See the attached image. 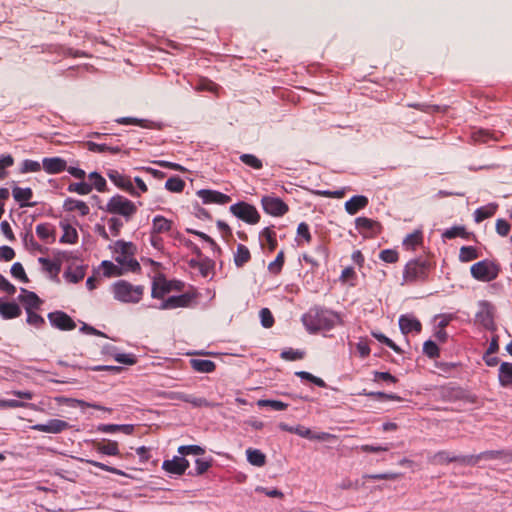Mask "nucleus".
I'll return each mask as SVG.
<instances>
[{
    "label": "nucleus",
    "instance_id": "f257e3e1",
    "mask_svg": "<svg viewBox=\"0 0 512 512\" xmlns=\"http://www.w3.org/2000/svg\"><path fill=\"white\" fill-rule=\"evenodd\" d=\"M338 321L339 317L336 313L319 307L311 308L302 316V322L310 332L330 330Z\"/></svg>",
    "mask_w": 512,
    "mask_h": 512
},
{
    "label": "nucleus",
    "instance_id": "f03ea898",
    "mask_svg": "<svg viewBox=\"0 0 512 512\" xmlns=\"http://www.w3.org/2000/svg\"><path fill=\"white\" fill-rule=\"evenodd\" d=\"M116 254L115 261L122 266L125 271L136 272L140 270V264L134 258L137 248L132 242L118 240L114 244Z\"/></svg>",
    "mask_w": 512,
    "mask_h": 512
},
{
    "label": "nucleus",
    "instance_id": "7ed1b4c3",
    "mask_svg": "<svg viewBox=\"0 0 512 512\" xmlns=\"http://www.w3.org/2000/svg\"><path fill=\"white\" fill-rule=\"evenodd\" d=\"M114 298L122 303H138L143 297L144 287L119 280L112 286Z\"/></svg>",
    "mask_w": 512,
    "mask_h": 512
},
{
    "label": "nucleus",
    "instance_id": "20e7f679",
    "mask_svg": "<svg viewBox=\"0 0 512 512\" xmlns=\"http://www.w3.org/2000/svg\"><path fill=\"white\" fill-rule=\"evenodd\" d=\"M100 209L110 213L122 216L129 221L137 212V206L122 195H115L109 199L105 207Z\"/></svg>",
    "mask_w": 512,
    "mask_h": 512
},
{
    "label": "nucleus",
    "instance_id": "39448f33",
    "mask_svg": "<svg viewBox=\"0 0 512 512\" xmlns=\"http://www.w3.org/2000/svg\"><path fill=\"white\" fill-rule=\"evenodd\" d=\"M429 265L424 260H411L407 263L403 278L407 283L422 281L428 275Z\"/></svg>",
    "mask_w": 512,
    "mask_h": 512
},
{
    "label": "nucleus",
    "instance_id": "423d86ee",
    "mask_svg": "<svg viewBox=\"0 0 512 512\" xmlns=\"http://www.w3.org/2000/svg\"><path fill=\"white\" fill-rule=\"evenodd\" d=\"M470 272L475 279L483 282L492 281L498 276L497 267L486 260L473 264L470 268Z\"/></svg>",
    "mask_w": 512,
    "mask_h": 512
},
{
    "label": "nucleus",
    "instance_id": "0eeeda50",
    "mask_svg": "<svg viewBox=\"0 0 512 512\" xmlns=\"http://www.w3.org/2000/svg\"><path fill=\"white\" fill-rule=\"evenodd\" d=\"M230 211L234 216L249 224H256L260 220V215L256 208L246 202L233 204L230 206Z\"/></svg>",
    "mask_w": 512,
    "mask_h": 512
},
{
    "label": "nucleus",
    "instance_id": "6e6552de",
    "mask_svg": "<svg viewBox=\"0 0 512 512\" xmlns=\"http://www.w3.org/2000/svg\"><path fill=\"white\" fill-rule=\"evenodd\" d=\"M263 210L272 216H283L288 211V205L280 198L274 196H264L261 200Z\"/></svg>",
    "mask_w": 512,
    "mask_h": 512
},
{
    "label": "nucleus",
    "instance_id": "1a4fd4ad",
    "mask_svg": "<svg viewBox=\"0 0 512 512\" xmlns=\"http://www.w3.org/2000/svg\"><path fill=\"white\" fill-rule=\"evenodd\" d=\"M69 428H71L70 424L60 419H50L44 424H35L31 426L32 430L50 434H59Z\"/></svg>",
    "mask_w": 512,
    "mask_h": 512
},
{
    "label": "nucleus",
    "instance_id": "9d476101",
    "mask_svg": "<svg viewBox=\"0 0 512 512\" xmlns=\"http://www.w3.org/2000/svg\"><path fill=\"white\" fill-rule=\"evenodd\" d=\"M51 325L59 330H73L76 328L75 321L65 312L55 311L48 314Z\"/></svg>",
    "mask_w": 512,
    "mask_h": 512
},
{
    "label": "nucleus",
    "instance_id": "9b49d317",
    "mask_svg": "<svg viewBox=\"0 0 512 512\" xmlns=\"http://www.w3.org/2000/svg\"><path fill=\"white\" fill-rule=\"evenodd\" d=\"M356 229L364 237H372L380 232L381 225L372 219L366 217H358L355 220Z\"/></svg>",
    "mask_w": 512,
    "mask_h": 512
},
{
    "label": "nucleus",
    "instance_id": "f8f14e48",
    "mask_svg": "<svg viewBox=\"0 0 512 512\" xmlns=\"http://www.w3.org/2000/svg\"><path fill=\"white\" fill-rule=\"evenodd\" d=\"M107 176L117 187L129 192L131 195H139L135 192L133 183L128 176L119 173L117 170H109Z\"/></svg>",
    "mask_w": 512,
    "mask_h": 512
},
{
    "label": "nucleus",
    "instance_id": "ddd939ff",
    "mask_svg": "<svg viewBox=\"0 0 512 512\" xmlns=\"http://www.w3.org/2000/svg\"><path fill=\"white\" fill-rule=\"evenodd\" d=\"M189 467V462L184 457L175 456L171 460H165L162 464V468L170 473L175 475H182L185 473L186 469Z\"/></svg>",
    "mask_w": 512,
    "mask_h": 512
},
{
    "label": "nucleus",
    "instance_id": "4468645a",
    "mask_svg": "<svg viewBox=\"0 0 512 512\" xmlns=\"http://www.w3.org/2000/svg\"><path fill=\"white\" fill-rule=\"evenodd\" d=\"M203 203L227 204L231 201L230 196L215 190L202 189L197 192Z\"/></svg>",
    "mask_w": 512,
    "mask_h": 512
},
{
    "label": "nucleus",
    "instance_id": "2eb2a0df",
    "mask_svg": "<svg viewBox=\"0 0 512 512\" xmlns=\"http://www.w3.org/2000/svg\"><path fill=\"white\" fill-rule=\"evenodd\" d=\"M195 295L184 293L178 296H171L162 302L161 309H174L177 307H187L194 300Z\"/></svg>",
    "mask_w": 512,
    "mask_h": 512
},
{
    "label": "nucleus",
    "instance_id": "dca6fc26",
    "mask_svg": "<svg viewBox=\"0 0 512 512\" xmlns=\"http://www.w3.org/2000/svg\"><path fill=\"white\" fill-rule=\"evenodd\" d=\"M172 289L173 283L161 276L154 280L151 295L153 298L161 299Z\"/></svg>",
    "mask_w": 512,
    "mask_h": 512
},
{
    "label": "nucleus",
    "instance_id": "f3484780",
    "mask_svg": "<svg viewBox=\"0 0 512 512\" xmlns=\"http://www.w3.org/2000/svg\"><path fill=\"white\" fill-rule=\"evenodd\" d=\"M399 327L403 334L411 332L419 333L422 325L418 319L410 315H402L399 318Z\"/></svg>",
    "mask_w": 512,
    "mask_h": 512
},
{
    "label": "nucleus",
    "instance_id": "a211bd4d",
    "mask_svg": "<svg viewBox=\"0 0 512 512\" xmlns=\"http://www.w3.org/2000/svg\"><path fill=\"white\" fill-rule=\"evenodd\" d=\"M21 295L19 296L20 302L25 305L26 312L38 309L42 304V300L37 296L36 293L28 291L25 288H21Z\"/></svg>",
    "mask_w": 512,
    "mask_h": 512
},
{
    "label": "nucleus",
    "instance_id": "6ab92c4d",
    "mask_svg": "<svg viewBox=\"0 0 512 512\" xmlns=\"http://www.w3.org/2000/svg\"><path fill=\"white\" fill-rule=\"evenodd\" d=\"M294 434H297L298 436L306 439H315L319 441H327L335 437L334 435L327 432L313 433L309 428H306L302 425L295 426Z\"/></svg>",
    "mask_w": 512,
    "mask_h": 512
},
{
    "label": "nucleus",
    "instance_id": "aec40b11",
    "mask_svg": "<svg viewBox=\"0 0 512 512\" xmlns=\"http://www.w3.org/2000/svg\"><path fill=\"white\" fill-rule=\"evenodd\" d=\"M12 195L20 207H32L35 203H30L29 200L33 197L31 188H21L15 186L12 190Z\"/></svg>",
    "mask_w": 512,
    "mask_h": 512
},
{
    "label": "nucleus",
    "instance_id": "412c9836",
    "mask_svg": "<svg viewBox=\"0 0 512 512\" xmlns=\"http://www.w3.org/2000/svg\"><path fill=\"white\" fill-rule=\"evenodd\" d=\"M42 165L49 174H57L66 169V161L60 157L44 158Z\"/></svg>",
    "mask_w": 512,
    "mask_h": 512
},
{
    "label": "nucleus",
    "instance_id": "4be33fe9",
    "mask_svg": "<svg viewBox=\"0 0 512 512\" xmlns=\"http://www.w3.org/2000/svg\"><path fill=\"white\" fill-rule=\"evenodd\" d=\"M63 209L67 212L78 211L81 216H86L90 212V208L85 202L73 198H67L64 201Z\"/></svg>",
    "mask_w": 512,
    "mask_h": 512
},
{
    "label": "nucleus",
    "instance_id": "5701e85b",
    "mask_svg": "<svg viewBox=\"0 0 512 512\" xmlns=\"http://www.w3.org/2000/svg\"><path fill=\"white\" fill-rule=\"evenodd\" d=\"M480 310L476 314V320L485 327H488L493 322L492 306L486 301L479 303Z\"/></svg>",
    "mask_w": 512,
    "mask_h": 512
},
{
    "label": "nucleus",
    "instance_id": "b1692460",
    "mask_svg": "<svg viewBox=\"0 0 512 512\" xmlns=\"http://www.w3.org/2000/svg\"><path fill=\"white\" fill-rule=\"evenodd\" d=\"M97 431L102 433H115L123 432L124 434L131 435L134 432V425L131 424H100Z\"/></svg>",
    "mask_w": 512,
    "mask_h": 512
},
{
    "label": "nucleus",
    "instance_id": "393cba45",
    "mask_svg": "<svg viewBox=\"0 0 512 512\" xmlns=\"http://www.w3.org/2000/svg\"><path fill=\"white\" fill-rule=\"evenodd\" d=\"M368 205V198L362 195L353 196L351 199L346 201L345 209L350 215L356 214L359 210L365 208Z\"/></svg>",
    "mask_w": 512,
    "mask_h": 512
},
{
    "label": "nucleus",
    "instance_id": "a878e982",
    "mask_svg": "<svg viewBox=\"0 0 512 512\" xmlns=\"http://www.w3.org/2000/svg\"><path fill=\"white\" fill-rule=\"evenodd\" d=\"M502 133L500 132H490L486 129H478L472 132L471 137L474 142L479 143H488L489 141H499Z\"/></svg>",
    "mask_w": 512,
    "mask_h": 512
},
{
    "label": "nucleus",
    "instance_id": "bb28decb",
    "mask_svg": "<svg viewBox=\"0 0 512 512\" xmlns=\"http://www.w3.org/2000/svg\"><path fill=\"white\" fill-rule=\"evenodd\" d=\"M173 222L161 215H157L152 220L151 231L154 234H162L172 229Z\"/></svg>",
    "mask_w": 512,
    "mask_h": 512
},
{
    "label": "nucleus",
    "instance_id": "cd10ccee",
    "mask_svg": "<svg viewBox=\"0 0 512 512\" xmlns=\"http://www.w3.org/2000/svg\"><path fill=\"white\" fill-rule=\"evenodd\" d=\"M0 314L4 319H12L20 316L21 309L18 304L14 302H4L0 298Z\"/></svg>",
    "mask_w": 512,
    "mask_h": 512
},
{
    "label": "nucleus",
    "instance_id": "c85d7f7f",
    "mask_svg": "<svg viewBox=\"0 0 512 512\" xmlns=\"http://www.w3.org/2000/svg\"><path fill=\"white\" fill-rule=\"evenodd\" d=\"M465 460H466L465 457L455 456L447 451H439L436 454H434L430 459V461L433 464H437V465L448 464L451 462H458V461L465 462Z\"/></svg>",
    "mask_w": 512,
    "mask_h": 512
},
{
    "label": "nucleus",
    "instance_id": "c756f323",
    "mask_svg": "<svg viewBox=\"0 0 512 512\" xmlns=\"http://www.w3.org/2000/svg\"><path fill=\"white\" fill-rule=\"evenodd\" d=\"M499 382L503 387H512V363L502 362L499 367Z\"/></svg>",
    "mask_w": 512,
    "mask_h": 512
},
{
    "label": "nucleus",
    "instance_id": "7c9ffc66",
    "mask_svg": "<svg viewBox=\"0 0 512 512\" xmlns=\"http://www.w3.org/2000/svg\"><path fill=\"white\" fill-rule=\"evenodd\" d=\"M190 366L199 373H211L216 369V364L206 359H190Z\"/></svg>",
    "mask_w": 512,
    "mask_h": 512
},
{
    "label": "nucleus",
    "instance_id": "2f4dec72",
    "mask_svg": "<svg viewBox=\"0 0 512 512\" xmlns=\"http://www.w3.org/2000/svg\"><path fill=\"white\" fill-rule=\"evenodd\" d=\"M94 447L99 453L109 456H117L120 453L116 441L94 442Z\"/></svg>",
    "mask_w": 512,
    "mask_h": 512
},
{
    "label": "nucleus",
    "instance_id": "473e14b6",
    "mask_svg": "<svg viewBox=\"0 0 512 512\" xmlns=\"http://www.w3.org/2000/svg\"><path fill=\"white\" fill-rule=\"evenodd\" d=\"M498 205L496 203H490L486 206L476 209L474 212V220L477 223L493 216L497 211Z\"/></svg>",
    "mask_w": 512,
    "mask_h": 512
},
{
    "label": "nucleus",
    "instance_id": "72a5a7b5",
    "mask_svg": "<svg viewBox=\"0 0 512 512\" xmlns=\"http://www.w3.org/2000/svg\"><path fill=\"white\" fill-rule=\"evenodd\" d=\"M86 274V267L85 266H76V267H69L65 273L64 277L67 281L71 283H78L80 282Z\"/></svg>",
    "mask_w": 512,
    "mask_h": 512
},
{
    "label": "nucleus",
    "instance_id": "f704fd0d",
    "mask_svg": "<svg viewBox=\"0 0 512 512\" xmlns=\"http://www.w3.org/2000/svg\"><path fill=\"white\" fill-rule=\"evenodd\" d=\"M251 258V254L249 249L243 245L239 244L237 246V250L234 254V263L238 268L243 267L246 263L249 262Z\"/></svg>",
    "mask_w": 512,
    "mask_h": 512
},
{
    "label": "nucleus",
    "instance_id": "c9c22d12",
    "mask_svg": "<svg viewBox=\"0 0 512 512\" xmlns=\"http://www.w3.org/2000/svg\"><path fill=\"white\" fill-rule=\"evenodd\" d=\"M247 460L251 465L262 467L266 463V456L259 449L249 448L246 451Z\"/></svg>",
    "mask_w": 512,
    "mask_h": 512
},
{
    "label": "nucleus",
    "instance_id": "e433bc0d",
    "mask_svg": "<svg viewBox=\"0 0 512 512\" xmlns=\"http://www.w3.org/2000/svg\"><path fill=\"white\" fill-rule=\"evenodd\" d=\"M39 263H41L43 269L51 275V278H56L61 270V262L60 261H51L48 258L40 257L38 259Z\"/></svg>",
    "mask_w": 512,
    "mask_h": 512
},
{
    "label": "nucleus",
    "instance_id": "4c0bfd02",
    "mask_svg": "<svg viewBox=\"0 0 512 512\" xmlns=\"http://www.w3.org/2000/svg\"><path fill=\"white\" fill-rule=\"evenodd\" d=\"M262 244L266 241L270 251H273L277 246L276 233L269 227L264 228L260 234Z\"/></svg>",
    "mask_w": 512,
    "mask_h": 512
},
{
    "label": "nucleus",
    "instance_id": "58836bf2",
    "mask_svg": "<svg viewBox=\"0 0 512 512\" xmlns=\"http://www.w3.org/2000/svg\"><path fill=\"white\" fill-rule=\"evenodd\" d=\"M63 235L60 238L61 243L74 244L78 240V233L75 228L70 226L69 224L62 225Z\"/></svg>",
    "mask_w": 512,
    "mask_h": 512
},
{
    "label": "nucleus",
    "instance_id": "ea45409f",
    "mask_svg": "<svg viewBox=\"0 0 512 512\" xmlns=\"http://www.w3.org/2000/svg\"><path fill=\"white\" fill-rule=\"evenodd\" d=\"M88 150L92 152H110L112 154H116L120 152V148L118 146H108L107 144H98L95 142H88L87 143Z\"/></svg>",
    "mask_w": 512,
    "mask_h": 512
},
{
    "label": "nucleus",
    "instance_id": "a19ab883",
    "mask_svg": "<svg viewBox=\"0 0 512 512\" xmlns=\"http://www.w3.org/2000/svg\"><path fill=\"white\" fill-rule=\"evenodd\" d=\"M479 257L477 249L473 246H463L460 249L459 260L461 262H470Z\"/></svg>",
    "mask_w": 512,
    "mask_h": 512
},
{
    "label": "nucleus",
    "instance_id": "79ce46f5",
    "mask_svg": "<svg viewBox=\"0 0 512 512\" xmlns=\"http://www.w3.org/2000/svg\"><path fill=\"white\" fill-rule=\"evenodd\" d=\"M67 190L71 193H78L80 195H87L92 191V184L87 182L71 183L68 185Z\"/></svg>",
    "mask_w": 512,
    "mask_h": 512
},
{
    "label": "nucleus",
    "instance_id": "37998d69",
    "mask_svg": "<svg viewBox=\"0 0 512 512\" xmlns=\"http://www.w3.org/2000/svg\"><path fill=\"white\" fill-rule=\"evenodd\" d=\"M259 407H270L273 410L282 411L287 409L288 404L278 400L260 399L257 401Z\"/></svg>",
    "mask_w": 512,
    "mask_h": 512
},
{
    "label": "nucleus",
    "instance_id": "c03bdc74",
    "mask_svg": "<svg viewBox=\"0 0 512 512\" xmlns=\"http://www.w3.org/2000/svg\"><path fill=\"white\" fill-rule=\"evenodd\" d=\"M502 457H507L510 460H512V451H509V452L494 451V450L486 451V452H483V453L479 454L475 458V461L480 460V459H497V458H502Z\"/></svg>",
    "mask_w": 512,
    "mask_h": 512
},
{
    "label": "nucleus",
    "instance_id": "a18cd8bd",
    "mask_svg": "<svg viewBox=\"0 0 512 512\" xmlns=\"http://www.w3.org/2000/svg\"><path fill=\"white\" fill-rule=\"evenodd\" d=\"M88 178L91 181L92 188L95 187L99 192L106 191V180L99 173L92 172L88 175Z\"/></svg>",
    "mask_w": 512,
    "mask_h": 512
},
{
    "label": "nucleus",
    "instance_id": "49530a36",
    "mask_svg": "<svg viewBox=\"0 0 512 512\" xmlns=\"http://www.w3.org/2000/svg\"><path fill=\"white\" fill-rule=\"evenodd\" d=\"M422 240V234L419 231H415L414 233H411L407 235L403 241V245L407 249L414 250L417 245L421 243Z\"/></svg>",
    "mask_w": 512,
    "mask_h": 512
},
{
    "label": "nucleus",
    "instance_id": "de8ad7c7",
    "mask_svg": "<svg viewBox=\"0 0 512 512\" xmlns=\"http://www.w3.org/2000/svg\"><path fill=\"white\" fill-rule=\"evenodd\" d=\"M165 187L171 192H181L185 187V182L180 177H171L166 183Z\"/></svg>",
    "mask_w": 512,
    "mask_h": 512
},
{
    "label": "nucleus",
    "instance_id": "09e8293b",
    "mask_svg": "<svg viewBox=\"0 0 512 512\" xmlns=\"http://www.w3.org/2000/svg\"><path fill=\"white\" fill-rule=\"evenodd\" d=\"M82 462H86L94 467H97L101 470H104V471H107V472H110V473H113V474H116V475H121V476H124L125 473L115 467H111V466H108L104 463H101V462H98V461H94V460H84V459H81Z\"/></svg>",
    "mask_w": 512,
    "mask_h": 512
},
{
    "label": "nucleus",
    "instance_id": "8fccbe9b",
    "mask_svg": "<svg viewBox=\"0 0 512 512\" xmlns=\"http://www.w3.org/2000/svg\"><path fill=\"white\" fill-rule=\"evenodd\" d=\"M240 160L244 164H246L254 169H257V170H259L263 167L262 161L260 159H258L255 155H252V154H242L240 156Z\"/></svg>",
    "mask_w": 512,
    "mask_h": 512
},
{
    "label": "nucleus",
    "instance_id": "3c124183",
    "mask_svg": "<svg viewBox=\"0 0 512 512\" xmlns=\"http://www.w3.org/2000/svg\"><path fill=\"white\" fill-rule=\"evenodd\" d=\"M101 268L103 270V275L106 277L117 276L121 274L119 268L108 260H105L101 263Z\"/></svg>",
    "mask_w": 512,
    "mask_h": 512
},
{
    "label": "nucleus",
    "instance_id": "603ef678",
    "mask_svg": "<svg viewBox=\"0 0 512 512\" xmlns=\"http://www.w3.org/2000/svg\"><path fill=\"white\" fill-rule=\"evenodd\" d=\"M11 274L14 278L19 279L20 281L27 283L29 281L25 270L21 263L15 262L11 267Z\"/></svg>",
    "mask_w": 512,
    "mask_h": 512
},
{
    "label": "nucleus",
    "instance_id": "864d4df0",
    "mask_svg": "<svg viewBox=\"0 0 512 512\" xmlns=\"http://www.w3.org/2000/svg\"><path fill=\"white\" fill-rule=\"evenodd\" d=\"M36 234L42 240H47L49 237H54V233L51 228V225L48 223L38 224L36 226Z\"/></svg>",
    "mask_w": 512,
    "mask_h": 512
},
{
    "label": "nucleus",
    "instance_id": "5fc2aeb1",
    "mask_svg": "<svg viewBox=\"0 0 512 512\" xmlns=\"http://www.w3.org/2000/svg\"><path fill=\"white\" fill-rule=\"evenodd\" d=\"M41 170V164L38 161L26 159L22 162L20 172L21 173H30V172H38Z\"/></svg>",
    "mask_w": 512,
    "mask_h": 512
},
{
    "label": "nucleus",
    "instance_id": "6e6d98bb",
    "mask_svg": "<svg viewBox=\"0 0 512 512\" xmlns=\"http://www.w3.org/2000/svg\"><path fill=\"white\" fill-rule=\"evenodd\" d=\"M178 453L183 456L190 455V454L202 455L205 453V450L198 445H187V446H180L178 448Z\"/></svg>",
    "mask_w": 512,
    "mask_h": 512
},
{
    "label": "nucleus",
    "instance_id": "4d7b16f0",
    "mask_svg": "<svg viewBox=\"0 0 512 512\" xmlns=\"http://www.w3.org/2000/svg\"><path fill=\"white\" fill-rule=\"evenodd\" d=\"M116 122L123 125H137L140 127H149L147 120L134 117H121L116 119Z\"/></svg>",
    "mask_w": 512,
    "mask_h": 512
},
{
    "label": "nucleus",
    "instance_id": "13d9d810",
    "mask_svg": "<svg viewBox=\"0 0 512 512\" xmlns=\"http://www.w3.org/2000/svg\"><path fill=\"white\" fill-rule=\"evenodd\" d=\"M283 264H284V253L281 251L278 253L276 259L268 265V270L272 274L276 275V274L280 273V271L283 267Z\"/></svg>",
    "mask_w": 512,
    "mask_h": 512
},
{
    "label": "nucleus",
    "instance_id": "bf43d9fd",
    "mask_svg": "<svg viewBox=\"0 0 512 512\" xmlns=\"http://www.w3.org/2000/svg\"><path fill=\"white\" fill-rule=\"evenodd\" d=\"M466 235L465 228L463 226H454L450 229L444 231L442 236L447 239H452L455 237H464Z\"/></svg>",
    "mask_w": 512,
    "mask_h": 512
},
{
    "label": "nucleus",
    "instance_id": "052dcab7",
    "mask_svg": "<svg viewBox=\"0 0 512 512\" xmlns=\"http://www.w3.org/2000/svg\"><path fill=\"white\" fill-rule=\"evenodd\" d=\"M423 352L429 357V358H436L439 356V348L436 345L435 342L432 340H428L423 345Z\"/></svg>",
    "mask_w": 512,
    "mask_h": 512
},
{
    "label": "nucleus",
    "instance_id": "680f3d73",
    "mask_svg": "<svg viewBox=\"0 0 512 512\" xmlns=\"http://www.w3.org/2000/svg\"><path fill=\"white\" fill-rule=\"evenodd\" d=\"M261 324L265 328H270L274 324V318L271 311L268 308H262L260 310Z\"/></svg>",
    "mask_w": 512,
    "mask_h": 512
},
{
    "label": "nucleus",
    "instance_id": "e2e57ef3",
    "mask_svg": "<svg viewBox=\"0 0 512 512\" xmlns=\"http://www.w3.org/2000/svg\"><path fill=\"white\" fill-rule=\"evenodd\" d=\"M189 400L187 403H190L193 407H214L216 404L209 402L203 397H195L193 395L188 396Z\"/></svg>",
    "mask_w": 512,
    "mask_h": 512
},
{
    "label": "nucleus",
    "instance_id": "0e129e2a",
    "mask_svg": "<svg viewBox=\"0 0 512 512\" xmlns=\"http://www.w3.org/2000/svg\"><path fill=\"white\" fill-rule=\"evenodd\" d=\"M27 323L39 328L45 323V321L44 318L36 312L27 311Z\"/></svg>",
    "mask_w": 512,
    "mask_h": 512
},
{
    "label": "nucleus",
    "instance_id": "69168bd1",
    "mask_svg": "<svg viewBox=\"0 0 512 512\" xmlns=\"http://www.w3.org/2000/svg\"><path fill=\"white\" fill-rule=\"evenodd\" d=\"M196 91H215L217 86L215 83L208 79H200L197 84L195 85Z\"/></svg>",
    "mask_w": 512,
    "mask_h": 512
},
{
    "label": "nucleus",
    "instance_id": "338daca9",
    "mask_svg": "<svg viewBox=\"0 0 512 512\" xmlns=\"http://www.w3.org/2000/svg\"><path fill=\"white\" fill-rule=\"evenodd\" d=\"M109 229L113 236H118L120 234L121 228L123 227V222L116 217H111L108 220Z\"/></svg>",
    "mask_w": 512,
    "mask_h": 512
},
{
    "label": "nucleus",
    "instance_id": "774afa93",
    "mask_svg": "<svg viewBox=\"0 0 512 512\" xmlns=\"http://www.w3.org/2000/svg\"><path fill=\"white\" fill-rule=\"evenodd\" d=\"M380 259L387 263H395L398 260V253L395 250L386 249L380 252Z\"/></svg>",
    "mask_w": 512,
    "mask_h": 512
}]
</instances>
